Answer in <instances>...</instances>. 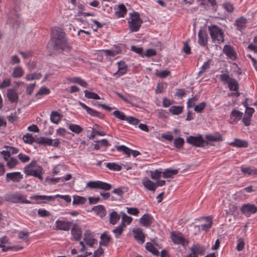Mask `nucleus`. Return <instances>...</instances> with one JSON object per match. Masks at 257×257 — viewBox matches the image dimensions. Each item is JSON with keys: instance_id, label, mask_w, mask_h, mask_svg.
Masks as SVG:
<instances>
[{"instance_id": "bb28decb", "label": "nucleus", "mask_w": 257, "mask_h": 257, "mask_svg": "<svg viewBox=\"0 0 257 257\" xmlns=\"http://www.w3.org/2000/svg\"><path fill=\"white\" fill-rule=\"evenodd\" d=\"M7 97L12 103L17 102L19 99L18 93L14 89H9L7 90Z\"/></svg>"}, {"instance_id": "f704fd0d", "label": "nucleus", "mask_w": 257, "mask_h": 257, "mask_svg": "<svg viewBox=\"0 0 257 257\" xmlns=\"http://www.w3.org/2000/svg\"><path fill=\"white\" fill-rule=\"evenodd\" d=\"M24 74V70L21 66H18L13 68L12 76L13 78H21Z\"/></svg>"}, {"instance_id": "09e8293b", "label": "nucleus", "mask_w": 257, "mask_h": 257, "mask_svg": "<svg viewBox=\"0 0 257 257\" xmlns=\"http://www.w3.org/2000/svg\"><path fill=\"white\" fill-rule=\"evenodd\" d=\"M42 77L40 73H34L32 74H28L26 76V79L27 81H31L33 80L39 79Z\"/></svg>"}, {"instance_id": "a878e982", "label": "nucleus", "mask_w": 257, "mask_h": 257, "mask_svg": "<svg viewBox=\"0 0 257 257\" xmlns=\"http://www.w3.org/2000/svg\"><path fill=\"white\" fill-rule=\"evenodd\" d=\"M126 13L127 10L125 6L123 4H120L117 6L114 15L117 18H120L124 17Z\"/></svg>"}, {"instance_id": "e433bc0d", "label": "nucleus", "mask_w": 257, "mask_h": 257, "mask_svg": "<svg viewBox=\"0 0 257 257\" xmlns=\"http://www.w3.org/2000/svg\"><path fill=\"white\" fill-rule=\"evenodd\" d=\"M184 107L182 106L173 105L169 109V111L173 115H179L183 111Z\"/></svg>"}, {"instance_id": "412c9836", "label": "nucleus", "mask_w": 257, "mask_h": 257, "mask_svg": "<svg viewBox=\"0 0 257 257\" xmlns=\"http://www.w3.org/2000/svg\"><path fill=\"white\" fill-rule=\"evenodd\" d=\"M103 51L107 57L111 58L120 53L121 50L119 47H116L110 49L103 50Z\"/></svg>"}, {"instance_id": "4be33fe9", "label": "nucleus", "mask_w": 257, "mask_h": 257, "mask_svg": "<svg viewBox=\"0 0 257 257\" xmlns=\"http://www.w3.org/2000/svg\"><path fill=\"white\" fill-rule=\"evenodd\" d=\"M142 184L148 190L154 192L157 188V184L154 183L147 177H145L142 180Z\"/></svg>"}, {"instance_id": "dca6fc26", "label": "nucleus", "mask_w": 257, "mask_h": 257, "mask_svg": "<svg viewBox=\"0 0 257 257\" xmlns=\"http://www.w3.org/2000/svg\"><path fill=\"white\" fill-rule=\"evenodd\" d=\"M205 138L206 140L205 141L208 143V145H212L211 142H219L222 140L221 135L218 133L206 135H205Z\"/></svg>"}, {"instance_id": "774afa93", "label": "nucleus", "mask_w": 257, "mask_h": 257, "mask_svg": "<svg viewBox=\"0 0 257 257\" xmlns=\"http://www.w3.org/2000/svg\"><path fill=\"white\" fill-rule=\"evenodd\" d=\"M18 157L19 160L24 163L28 162L30 159L28 156L23 153H20L18 154Z\"/></svg>"}, {"instance_id": "37998d69", "label": "nucleus", "mask_w": 257, "mask_h": 257, "mask_svg": "<svg viewBox=\"0 0 257 257\" xmlns=\"http://www.w3.org/2000/svg\"><path fill=\"white\" fill-rule=\"evenodd\" d=\"M68 128L71 131L77 134L81 133L83 131V128L80 126L75 124H69Z\"/></svg>"}, {"instance_id": "6ab92c4d", "label": "nucleus", "mask_w": 257, "mask_h": 257, "mask_svg": "<svg viewBox=\"0 0 257 257\" xmlns=\"http://www.w3.org/2000/svg\"><path fill=\"white\" fill-rule=\"evenodd\" d=\"M55 224L56 228L61 230L68 231L71 226L70 222L59 220H56Z\"/></svg>"}, {"instance_id": "a18cd8bd", "label": "nucleus", "mask_w": 257, "mask_h": 257, "mask_svg": "<svg viewBox=\"0 0 257 257\" xmlns=\"http://www.w3.org/2000/svg\"><path fill=\"white\" fill-rule=\"evenodd\" d=\"M85 97L89 99H100V97L96 93L88 90H84Z\"/></svg>"}, {"instance_id": "1a4fd4ad", "label": "nucleus", "mask_w": 257, "mask_h": 257, "mask_svg": "<svg viewBox=\"0 0 257 257\" xmlns=\"http://www.w3.org/2000/svg\"><path fill=\"white\" fill-rule=\"evenodd\" d=\"M30 198L31 199L35 201L32 204L46 203L47 201H50L55 199V196L40 195H32Z\"/></svg>"}, {"instance_id": "ea45409f", "label": "nucleus", "mask_w": 257, "mask_h": 257, "mask_svg": "<svg viewBox=\"0 0 257 257\" xmlns=\"http://www.w3.org/2000/svg\"><path fill=\"white\" fill-rule=\"evenodd\" d=\"M8 243L9 240L6 236L0 238V247L2 248L3 251H6L10 249V247L6 246V244Z\"/></svg>"}, {"instance_id": "bf43d9fd", "label": "nucleus", "mask_w": 257, "mask_h": 257, "mask_svg": "<svg viewBox=\"0 0 257 257\" xmlns=\"http://www.w3.org/2000/svg\"><path fill=\"white\" fill-rule=\"evenodd\" d=\"M86 201V199L84 197H81L79 196H77L74 197L73 200V203L74 204H84Z\"/></svg>"}, {"instance_id": "338daca9", "label": "nucleus", "mask_w": 257, "mask_h": 257, "mask_svg": "<svg viewBox=\"0 0 257 257\" xmlns=\"http://www.w3.org/2000/svg\"><path fill=\"white\" fill-rule=\"evenodd\" d=\"M50 92V90L45 87H41L38 92L36 94V96L41 95H47Z\"/></svg>"}, {"instance_id": "4d7b16f0", "label": "nucleus", "mask_w": 257, "mask_h": 257, "mask_svg": "<svg viewBox=\"0 0 257 257\" xmlns=\"http://www.w3.org/2000/svg\"><path fill=\"white\" fill-rule=\"evenodd\" d=\"M245 242L244 240L242 237H239L237 240V245L236 249L238 251H241L244 247Z\"/></svg>"}, {"instance_id": "f257e3e1", "label": "nucleus", "mask_w": 257, "mask_h": 257, "mask_svg": "<svg viewBox=\"0 0 257 257\" xmlns=\"http://www.w3.org/2000/svg\"><path fill=\"white\" fill-rule=\"evenodd\" d=\"M51 40L55 50L67 51L69 49L65 34L60 28L56 27L52 30Z\"/></svg>"}, {"instance_id": "4c0bfd02", "label": "nucleus", "mask_w": 257, "mask_h": 257, "mask_svg": "<svg viewBox=\"0 0 257 257\" xmlns=\"http://www.w3.org/2000/svg\"><path fill=\"white\" fill-rule=\"evenodd\" d=\"M146 248L147 250L151 252L152 254L156 256L159 255V251L155 247V246L151 242H147L146 244Z\"/></svg>"}, {"instance_id": "603ef678", "label": "nucleus", "mask_w": 257, "mask_h": 257, "mask_svg": "<svg viewBox=\"0 0 257 257\" xmlns=\"http://www.w3.org/2000/svg\"><path fill=\"white\" fill-rule=\"evenodd\" d=\"M212 62L211 59L208 60L206 62H205L202 66L200 68L199 74H202L205 72L206 70L209 69L211 63Z\"/></svg>"}, {"instance_id": "cd10ccee", "label": "nucleus", "mask_w": 257, "mask_h": 257, "mask_svg": "<svg viewBox=\"0 0 257 257\" xmlns=\"http://www.w3.org/2000/svg\"><path fill=\"white\" fill-rule=\"evenodd\" d=\"M246 23V19L243 17H241L236 20L234 25L236 27L237 30L242 31L245 29Z\"/></svg>"}, {"instance_id": "7ed1b4c3", "label": "nucleus", "mask_w": 257, "mask_h": 257, "mask_svg": "<svg viewBox=\"0 0 257 257\" xmlns=\"http://www.w3.org/2000/svg\"><path fill=\"white\" fill-rule=\"evenodd\" d=\"M208 31L213 43L219 44L224 41V32L219 27L212 25L208 26Z\"/></svg>"}, {"instance_id": "79ce46f5", "label": "nucleus", "mask_w": 257, "mask_h": 257, "mask_svg": "<svg viewBox=\"0 0 257 257\" xmlns=\"http://www.w3.org/2000/svg\"><path fill=\"white\" fill-rule=\"evenodd\" d=\"M171 72L168 69H166L163 71H158L156 70L155 75L157 77L160 78H165L170 75Z\"/></svg>"}, {"instance_id": "c9c22d12", "label": "nucleus", "mask_w": 257, "mask_h": 257, "mask_svg": "<svg viewBox=\"0 0 257 257\" xmlns=\"http://www.w3.org/2000/svg\"><path fill=\"white\" fill-rule=\"evenodd\" d=\"M62 115L56 111H53L50 114V120L55 124H58L61 119Z\"/></svg>"}, {"instance_id": "f8f14e48", "label": "nucleus", "mask_w": 257, "mask_h": 257, "mask_svg": "<svg viewBox=\"0 0 257 257\" xmlns=\"http://www.w3.org/2000/svg\"><path fill=\"white\" fill-rule=\"evenodd\" d=\"M23 175L20 172L8 173L6 174V180L7 182L12 181L18 183L23 179Z\"/></svg>"}, {"instance_id": "69168bd1", "label": "nucleus", "mask_w": 257, "mask_h": 257, "mask_svg": "<svg viewBox=\"0 0 257 257\" xmlns=\"http://www.w3.org/2000/svg\"><path fill=\"white\" fill-rule=\"evenodd\" d=\"M11 80L10 78H6L0 83V89H3L10 86Z\"/></svg>"}, {"instance_id": "c756f323", "label": "nucleus", "mask_w": 257, "mask_h": 257, "mask_svg": "<svg viewBox=\"0 0 257 257\" xmlns=\"http://www.w3.org/2000/svg\"><path fill=\"white\" fill-rule=\"evenodd\" d=\"M242 113L237 110H233L230 114V122L231 123L236 122L242 117Z\"/></svg>"}, {"instance_id": "0e129e2a", "label": "nucleus", "mask_w": 257, "mask_h": 257, "mask_svg": "<svg viewBox=\"0 0 257 257\" xmlns=\"http://www.w3.org/2000/svg\"><path fill=\"white\" fill-rule=\"evenodd\" d=\"M23 140L25 143L31 144L34 142V139L31 134H27L24 135Z\"/></svg>"}, {"instance_id": "5fc2aeb1", "label": "nucleus", "mask_w": 257, "mask_h": 257, "mask_svg": "<svg viewBox=\"0 0 257 257\" xmlns=\"http://www.w3.org/2000/svg\"><path fill=\"white\" fill-rule=\"evenodd\" d=\"M174 144L175 147L178 149H180L183 147L184 144V140L182 138H177L174 141Z\"/></svg>"}, {"instance_id": "58836bf2", "label": "nucleus", "mask_w": 257, "mask_h": 257, "mask_svg": "<svg viewBox=\"0 0 257 257\" xmlns=\"http://www.w3.org/2000/svg\"><path fill=\"white\" fill-rule=\"evenodd\" d=\"M120 215L116 211H113L109 215V222L110 223L114 225L119 220Z\"/></svg>"}, {"instance_id": "a211bd4d", "label": "nucleus", "mask_w": 257, "mask_h": 257, "mask_svg": "<svg viewBox=\"0 0 257 257\" xmlns=\"http://www.w3.org/2000/svg\"><path fill=\"white\" fill-rule=\"evenodd\" d=\"M78 104L82 108L84 109L86 111L87 113L90 115L92 116L100 117L101 113L100 112L87 106L85 103L81 101H79Z\"/></svg>"}, {"instance_id": "680f3d73", "label": "nucleus", "mask_w": 257, "mask_h": 257, "mask_svg": "<svg viewBox=\"0 0 257 257\" xmlns=\"http://www.w3.org/2000/svg\"><path fill=\"white\" fill-rule=\"evenodd\" d=\"M51 139L50 138L41 137L39 139L38 143L40 145L50 146L51 144Z\"/></svg>"}, {"instance_id": "5701e85b", "label": "nucleus", "mask_w": 257, "mask_h": 257, "mask_svg": "<svg viewBox=\"0 0 257 257\" xmlns=\"http://www.w3.org/2000/svg\"><path fill=\"white\" fill-rule=\"evenodd\" d=\"M69 83H77L83 87H87L88 84L87 82L79 77H70L67 79Z\"/></svg>"}, {"instance_id": "a19ab883", "label": "nucleus", "mask_w": 257, "mask_h": 257, "mask_svg": "<svg viewBox=\"0 0 257 257\" xmlns=\"http://www.w3.org/2000/svg\"><path fill=\"white\" fill-rule=\"evenodd\" d=\"M230 145L237 147H246L247 146V142L240 139H235L233 142H231Z\"/></svg>"}, {"instance_id": "393cba45", "label": "nucleus", "mask_w": 257, "mask_h": 257, "mask_svg": "<svg viewBox=\"0 0 257 257\" xmlns=\"http://www.w3.org/2000/svg\"><path fill=\"white\" fill-rule=\"evenodd\" d=\"M153 218L148 214H144L140 219L141 224L145 227H148L151 225L153 222Z\"/></svg>"}, {"instance_id": "0eeeda50", "label": "nucleus", "mask_w": 257, "mask_h": 257, "mask_svg": "<svg viewBox=\"0 0 257 257\" xmlns=\"http://www.w3.org/2000/svg\"><path fill=\"white\" fill-rule=\"evenodd\" d=\"M86 188L93 189H101L108 191L111 189V185L101 181H90L87 183Z\"/></svg>"}, {"instance_id": "39448f33", "label": "nucleus", "mask_w": 257, "mask_h": 257, "mask_svg": "<svg viewBox=\"0 0 257 257\" xmlns=\"http://www.w3.org/2000/svg\"><path fill=\"white\" fill-rule=\"evenodd\" d=\"M186 142L196 147H204L208 145V143L203 139L201 134H198L196 136H190L187 137Z\"/></svg>"}, {"instance_id": "8fccbe9b", "label": "nucleus", "mask_w": 257, "mask_h": 257, "mask_svg": "<svg viewBox=\"0 0 257 257\" xmlns=\"http://www.w3.org/2000/svg\"><path fill=\"white\" fill-rule=\"evenodd\" d=\"M7 166L10 169L14 168L18 164L17 159L14 157H11L8 161H7Z\"/></svg>"}, {"instance_id": "c85d7f7f", "label": "nucleus", "mask_w": 257, "mask_h": 257, "mask_svg": "<svg viewBox=\"0 0 257 257\" xmlns=\"http://www.w3.org/2000/svg\"><path fill=\"white\" fill-rule=\"evenodd\" d=\"M71 233L75 240H79L81 238L82 231L81 229L77 226H74L72 228Z\"/></svg>"}, {"instance_id": "c03bdc74", "label": "nucleus", "mask_w": 257, "mask_h": 257, "mask_svg": "<svg viewBox=\"0 0 257 257\" xmlns=\"http://www.w3.org/2000/svg\"><path fill=\"white\" fill-rule=\"evenodd\" d=\"M106 167L109 170L119 171L121 170V166L115 163H107L105 164Z\"/></svg>"}, {"instance_id": "052dcab7", "label": "nucleus", "mask_w": 257, "mask_h": 257, "mask_svg": "<svg viewBox=\"0 0 257 257\" xmlns=\"http://www.w3.org/2000/svg\"><path fill=\"white\" fill-rule=\"evenodd\" d=\"M206 103L205 102H201L194 107V111L197 113H201L203 110L205 108Z\"/></svg>"}, {"instance_id": "ddd939ff", "label": "nucleus", "mask_w": 257, "mask_h": 257, "mask_svg": "<svg viewBox=\"0 0 257 257\" xmlns=\"http://www.w3.org/2000/svg\"><path fill=\"white\" fill-rule=\"evenodd\" d=\"M223 53L230 59L234 60L236 58V53L233 48L229 45H225L223 49Z\"/></svg>"}, {"instance_id": "72a5a7b5", "label": "nucleus", "mask_w": 257, "mask_h": 257, "mask_svg": "<svg viewBox=\"0 0 257 257\" xmlns=\"http://www.w3.org/2000/svg\"><path fill=\"white\" fill-rule=\"evenodd\" d=\"M92 210L100 217H103L106 215V210L102 205H98L92 208Z\"/></svg>"}, {"instance_id": "3c124183", "label": "nucleus", "mask_w": 257, "mask_h": 257, "mask_svg": "<svg viewBox=\"0 0 257 257\" xmlns=\"http://www.w3.org/2000/svg\"><path fill=\"white\" fill-rule=\"evenodd\" d=\"M123 227L124 226H123V223H120V224L119 225H118L113 229L112 232L114 234L115 237H119V236L123 231Z\"/></svg>"}, {"instance_id": "6e6552de", "label": "nucleus", "mask_w": 257, "mask_h": 257, "mask_svg": "<svg viewBox=\"0 0 257 257\" xmlns=\"http://www.w3.org/2000/svg\"><path fill=\"white\" fill-rule=\"evenodd\" d=\"M171 238L173 243L176 244H181L183 246L188 244L187 240L180 233L171 232Z\"/></svg>"}, {"instance_id": "f03ea898", "label": "nucleus", "mask_w": 257, "mask_h": 257, "mask_svg": "<svg viewBox=\"0 0 257 257\" xmlns=\"http://www.w3.org/2000/svg\"><path fill=\"white\" fill-rule=\"evenodd\" d=\"M24 173L28 176H32L43 180V169L41 166L37 165L36 161H32L24 169Z\"/></svg>"}, {"instance_id": "49530a36", "label": "nucleus", "mask_w": 257, "mask_h": 257, "mask_svg": "<svg viewBox=\"0 0 257 257\" xmlns=\"http://www.w3.org/2000/svg\"><path fill=\"white\" fill-rule=\"evenodd\" d=\"M115 148L118 152H122L127 156H130L131 155V149L124 145L116 146Z\"/></svg>"}, {"instance_id": "473e14b6", "label": "nucleus", "mask_w": 257, "mask_h": 257, "mask_svg": "<svg viewBox=\"0 0 257 257\" xmlns=\"http://www.w3.org/2000/svg\"><path fill=\"white\" fill-rule=\"evenodd\" d=\"M111 236L107 232H104L100 236L99 245L101 246H106L110 242Z\"/></svg>"}, {"instance_id": "4468645a", "label": "nucleus", "mask_w": 257, "mask_h": 257, "mask_svg": "<svg viewBox=\"0 0 257 257\" xmlns=\"http://www.w3.org/2000/svg\"><path fill=\"white\" fill-rule=\"evenodd\" d=\"M134 237L140 243L143 244L145 242V235L141 228H137L133 230Z\"/></svg>"}, {"instance_id": "aec40b11", "label": "nucleus", "mask_w": 257, "mask_h": 257, "mask_svg": "<svg viewBox=\"0 0 257 257\" xmlns=\"http://www.w3.org/2000/svg\"><path fill=\"white\" fill-rule=\"evenodd\" d=\"M83 240L86 244L90 247H92L96 241V239L94 238L92 233L89 230H86L85 232Z\"/></svg>"}, {"instance_id": "6e6d98bb", "label": "nucleus", "mask_w": 257, "mask_h": 257, "mask_svg": "<svg viewBox=\"0 0 257 257\" xmlns=\"http://www.w3.org/2000/svg\"><path fill=\"white\" fill-rule=\"evenodd\" d=\"M151 177L154 180L159 179L162 175L163 176V172H161L159 170H156L154 171H151Z\"/></svg>"}, {"instance_id": "20e7f679", "label": "nucleus", "mask_w": 257, "mask_h": 257, "mask_svg": "<svg viewBox=\"0 0 257 257\" xmlns=\"http://www.w3.org/2000/svg\"><path fill=\"white\" fill-rule=\"evenodd\" d=\"M130 18L128 20V25L132 32H138L143 23L140 15L138 12L130 13Z\"/></svg>"}, {"instance_id": "423d86ee", "label": "nucleus", "mask_w": 257, "mask_h": 257, "mask_svg": "<svg viewBox=\"0 0 257 257\" xmlns=\"http://www.w3.org/2000/svg\"><path fill=\"white\" fill-rule=\"evenodd\" d=\"M219 77L224 84L228 85L230 90L234 91H238V84L236 79L230 77L227 73L222 74L220 75Z\"/></svg>"}, {"instance_id": "b1692460", "label": "nucleus", "mask_w": 257, "mask_h": 257, "mask_svg": "<svg viewBox=\"0 0 257 257\" xmlns=\"http://www.w3.org/2000/svg\"><path fill=\"white\" fill-rule=\"evenodd\" d=\"M12 198L14 201L18 203H22L25 204H32V202L26 199V197L20 193H16L12 195Z\"/></svg>"}, {"instance_id": "2f4dec72", "label": "nucleus", "mask_w": 257, "mask_h": 257, "mask_svg": "<svg viewBox=\"0 0 257 257\" xmlns=\"http://www.w3.org/2000/svg\"><path fill=\"white\" fill-rule=\"evenodd\" d=\"M241 171L245 175L252 176L257 175V169L249 167H241Z\"/></svg>"}, {"instance_id": "7c9ffc66", "label": "nucleus", "mask_w": 257, "mask_h": 257, "mask_svg": "<svg viewBox=\"0 0 257 257\" xmlns=\"http://www.w3.org/2000/svg\"><path fill=\"white\" fill-rule=\"evenodd\" d=\"M178 173V170L177 169H173L172 168H168L164 170L163 172V177L164 178H172L175 175L177 174Z\"/></svg>"}, {"instance_id": "f3484780", "label": "nucleus", "mask_w": 257, "mask_h": 257, "mask_svg": "<svg viewBox=\"0 0 257 257\" xmlns=\"http://www.w3.org/2000/svg\"><path fill=\"white\" fill-rule=\"evenodd\" d=\"M198 44L202 46H205L207 45L208 34L205 31L200 30L198 33Z\"/></svg>"}, {"instance_id": "9b49d317", "label": "nucleus", "mask_w": 257, "mask_h": 257, "mask_svg": "<svg viewBox=\"0 0 257 257\" xmlns=\"http://www.w3.org/2000/svg\"><path fill=\"white\" fill-rule=\"evenodd\" d=\"M241 212L247 217L250 216L252 214L255 213L257 211V207L254 204H244L241 209Z\"/></svg>"}, {"instance_id": "e2e57ef3", "label": "nucleus", "mask_w": 257, "mask_h": 257, "mask_svg": "<svg viewBox=\"0 0 257 257\" xmlns=\"http://www.w3.org/2000/svg\"><path fill=\"white\" fill-rule=\"evenodd\" d=\"M222 7L228 13H232L234 10L233 5L229 2L224 3L222 5Z\"/></svg>"}, {"instance_id": "864d4df0", "label": "nucleus", "mask_w": 257, "mask_h": 257, "mask_svg": "<svg viewBox=\"0 0 257 257\" xmlns=\"http://www.w3.org/2000/svg\"><path fill=\"white\" fill-rule=\"evenodd\" d=\"M117 95L124 102L128 103H131L132 101V96L130 94H126V95H123L120 93L119 92H116Z\"/></svg>"}, {"instance_id": "2eb2a0df", "label": "nucleus", "mask_w": 257, "mask_h": 257, "mask_svg": "<svg viewBox=\"0 0 257 257\" xmlns=\"http://www.w3.org/2000/svg\"><path fill=\"white\" fill-rule=\"evenodd\" d=\"M201 219L204 222L201 225L200 227L202 230L207 231L212 225L213 218L211 216H206L202 217Z\"/></svg>"}, {"instance_id": "de8ad7c7", "label": "nucleus", "mask_w": 257, "mask_h": 257, "mask_svg": "<svg viewBox=\"0 0 257 257\" xmlns=\"http://www.w3.org/2000/svg\"><path fill=\"white\" fill-rule=\"evenodd\" d=\"M120 214L122 215L121 223H123L124 227L125 226V223L129 224L131 223L133 220V218L131 217L127 216L123 212H121Z\"/></svg>"}, {"instance_id": "13d9d810", "label": "nucleus", "mask_w": 257, "mask_h": 257, "mask_svg": "<svg viewBox=\"0 0 257 257\" xmlns=\"http://www.w3.org/2000/svg\"><path fill=\"white\" fill-rule=\"evenodd\" d=\"M113 115L115 116L117 118L121 120H126L127 118L123 112L118 110L113 111Z\"/></svg>"}, {"instance_id": "9d476101", "label": "nucleus", "mask_w": 257, "mask_h": 257, "mask_svg": "<svg viewBox=\"0 0 257 257\" xmlns=\"http://www.w3.org/2000/svg\"><path fill=\"white\" fill-rule=\"evenodd\" d=\"M117 65L118 70L115 72L113 76L115 78H118L124 75L128 69L127 65L123 61H120L116 63Z\"/></svg>"}]
</instances>
